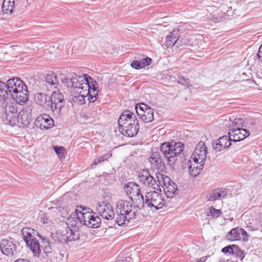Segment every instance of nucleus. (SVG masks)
Returning a JSON list of instances; mask_svg holds the SVG:
<instances>
[{"label": "nucleus", "instance_id": "nucleus-19", "mask_svg": "<svg viewBox=\"0 0 262 262\" xmlns=\"http://www.w3.org/2000/svg\"><path fill=\"white\" fill-rule=\"evenodd\" d=\"M10 96L16 103L23 105L28 100V91L27 86L25 85L22 89H19Z\"/></svg>", "mask_w": 262, "mask_h": 262}, {"label": "nucleus", "instance_id": "nucleus-21", "mask_svg": "<svg viewBox=\"0 0 262 262\" xmlns=\"http://www.w3.org/2000/svg\"><path fill=\"white\" fill-rule=\"evenodd\" d=\"M232 139L230 136H223L212 143L213 147L216 151L221 150L229 147L231 145Z\"/></svg>", "mask_w": 262, "mask_h": 262}, {"label": "nucleus", "instance_id": "nucleus-26", "mask_svg": "<svg viewBox=\"0 0 262 262\" xmlns=\"http://www.w3.org/2000/svg\"><path fill=\"white\" fill-rule=\"evenodd\" d=\"M179 30H174L170 33V34L168 35L166 38V40L163 47H165L166 48H169L173 47L179 39Z\"/></svg>", "mask_w": 262, "mask_h": 262}, {"label": "nucleus", "instance_id": "nucleus-36", "mask_svg": "<svg viewBox=\"0 0 262 262\" xmlns=\"http://www.w3.org/2000/svg\"><path fill=\"white\" fill-rule=\"evenodd\" d=\"M93 213H80L77 214V217L75 218L81 224L86 226V224L88 221H90Z\"/></svg>", "mask_w": 262, "mask_h": 262}, {"label": "nucleus", "instance_id": "nucleus-14", "mask_svg": "<svg viewBox=\"0 0 262 262\" xmlns=\"http://www.w3.org/2000/svg\"><path fill=\"white\" fill-rule=\"evenodd\" d=\"M137 122L138 121L136 115L128 110L123 111L118 120L119 128H122L123 126H128Z\"/></svg>", "mask_w": 262, "mask_h": 262}, {"label": "nucleus", "instance_id": "nucleus-38", "mask_svg": "<svg viewBox=\"0 0 262 262\" xmlns=\"http://www.w3.org/2000/svg\"><path fill=\"white\" fill-rule=\"evenodd\" d=\"M5 83L0 81V102H3L8 98Z\"/></svg>", "mask_w": 262, "mask_h": 262}, {"label": "nucleus", "instance_id": "nucleus-10", "mask_svg": "<svg viewBox=\"0 0 262 262\" xmlns=\"http://www.w3.org/2000/svg\"><path fill=\"white\" fill-rule=\"evenodd\" d=\"M18 246V243L12 238L3 239L1 242L0 249L4 255L9 257L15 256L18 253L17 251Z\"/></svg>", "mask_w": 262, "mask_h": 262}, {"label": "nucleus", "instance_id": "nucleus-33", "mask_svg": "<svg viewBox=\"0 0 262 262\" xmlns=\"http://www.w3.org/2000/svg\"><path fill=\"white\" fill-rule=\"evenodd\" d=\"M112 156V154L107 153L104 155L96 158L94 159L93 162L91 164V167L94 168H95L97 165L104 163L105 162L107 161L108 159L111 158Z\"/></svg>", "mask_w": 262, "mask_h": 262}, {"label": "nucleus", "instance_id": "nucleus-49", "mask_svg": "<svg viewBox=\"0 0 262 262\" xmlns=\"http://www.w3.org/2000/svg\"><path fill=\"white\" fill-rule=\"evenodd\" d=\"M259 61L262 62V45L260 46L259 50L256 55Z\"/></svg>", "mask_w": 262, "mask_h": 262}, {"label": "nucleus", "instance_id": "nucleus-40", "mask_svg": "<svg viewBox=\"0 0 262 262\" xmlns=\"http://www.w3.org/2000/svg\"><path fill=\"white\" fill-rule=\"evenodd\" d=\"M85 77L88 80V85H89V90H98V84L96 80L91 78L87 74H85Z\"/></svg>", "mask_w": 262, "mask_h": 262}, {"label": "nucleus", "instance_id": "nucleus-15", "mask_svg": "<svg viewBox=\"0 0 262 262\" xmlns=\"http://www.w3.org/2000/svg\"><path fill=\"white\" fill-rule=\"evenodd\" d=\"M5 112L6 123L11 126L15 125V120L17 116L16 105L13 103H7L5 106Z\"/></svg>", "mask_w": 262, "mask_h": 262}, {"label": "nucleus", "instance_id": "nucleus-42", "mask_svg": "<svg viewBox=\"0 0 262 262\" xmlns=\"http://www.w3.org/2000/svg\"><path fill=\"white\" fill-rule=\"evenodd\" d=\"M188 167L190 174L192 177H196L203 169L202 165H200V167H192V165H189Z\"/></svg>", "mask_w": 262, "mask_h": 262}, {"label": "nucleus", "instance_id": "nucleus-23", "mask_svg": "<svg viewBox=\"0 0 262 262\" xmlns=\"http://www.w3.org/2000/svg\"><path fill=\"white\" fill-rule=\"evenodd\" d=\"M124 190L129 200L133 201V198L141 193L140 187L135 182H128L124 186Z\"/></svg>", "mask_w": 262, "mask_h": 262}, {"label": "nucleus", "instance_id": "nucleus-22", "mask_svg": "<svg viewBox=\"0 0 262 262\" xmlns=\"http://www.w3.org/2000/svg\"><path fill=\"white\" fill-rule=\"evenodd\" d=\"M229 240L231 241H237L243 239L244 241L247 239L248 234L247 232L239 227L232 229L227 234Z\"/></svg>", "mask_w": 262, "mask_h": 262}, {"label": "nucleus", "instance_id": "nucleus-18", "mask_svg": "<svg viewBox=\"0 0 262 262\" xmlns=\"http://www.w3.org/2000/svg\"><path fill=\"white\" fill-rule=\"evenodd\" d=\"M5 84L7 86V90L8 97L12 95V93H15L19 89H22L25 85L24 82L18 78H13L7 80Z\"/></svg>", "mask_w": 262, "mask_h": 262}, {"label": "nucleus", "instance_id": "nucleus-51", "mask_svg": "<svg viewBox=\"0 0 262 262\" xmlns=\"http://www.w3.org/2000/svg\"><path fill=\"white\" fill-rule=\"evenodd\" d=\"M188 80V79H185V78H183L182 79H180V81H179V82L182 83L183 85H185L187 84Z\"/></svg>", "mask_w": 262, "mask_h": 262}, {"label": "nucleus", "instance_id": "nucleus-4", "mask_svg": "<svg viewBox=\"0 0 262 262\" xmlns=\"http://www.w3.org/2000/svg\"><path fill=\"white\" fill-rule=\"evenodd\" d=\"M150 191L145 194V205L147 208L151 210L161 209L166 204L164 197L158 191Z\"/></svg>", "mask_w": 262, "mask_h": 262}, {"label": "nucleus", "instance_id": "nucleus-20", "mask_svg": "<svg viewBox=\"0 0 262 262\" xmlns=\"http://www.w3.org/2000/svg\"><path fill=\"white\" fill-rule=\"evenodd\" d=\"M36 104L46 110L50 109V95L42 92H36L34 95Z\"/></svg>", "mask_w": 262, "mask_h": 262}, {"label": "nucleus", "instance_id": "nucleus-6", "mask_svg": "<svg viewBox=\"0 0 262 262\" xmlns=\"http://www.w3.org/2000/svg\"><path fill=\"white\" fill-rule=\"evenodd\" d=\"M76 220L68 219L67 225L69 226L61 233V240L66 243L74 241L80 237V233L77 227Z\"/></svg>", "mask_w": 262, "mask_h": 262}, {"label": "nucleus", "instance_id": "nucleus-52", "mask_svg": "<svg viewBox=\"0 0 262 262\" xmlns=\"http://www.w3.org/2000/svg\"><path fill=\"white\" fill-rule=\"evenodd\" d=\"M14 262H30V261L27 259H18Z\"/></svg>", "mask_w": 262, "mask_h": 262}, {"label": "nucleus", "instance_id": "nucleus-7", "mask_svg": "<svg viewBox=\"0 0 262 262\" xmlns=\"http://www.w3.org/2000/svg\"><path fill=\"white\" fill-rule=\"evenodd\" d=\"M50 109L52 110L55 115L59 116L64 104L63 94L59 91L56 90L50 96Z\"/></svg>", "mask_w": 262, "mask_h": 262}, {"label": "nucleus", "instance_id": "nucleus-17", "mask_svg": "<svg viewBox=\"0 0 262 262\" xmlns=\"http://www.w3.org/2000/svg\"><path fill=\"white\" fill-rule=\"evenodd\" d=\"M207 147L203 141L199 142L196 145L194 151L191 156V159L201 160V163L205 162L207 157Z\"/></svg>", "mask_w": 262, "mask_h": 262}, {"label": "nucleus", "instance_id": "nucleus-5", "mask_svg": "<svg viewBox=\"0 0 262 262\" xmlns=\"http://www.w3.org/2000/svg\"><path fill=\"white\" fill-rule=\"evenodd\" d=\"M156 179L159 187L161 186L164 188L167 198H172L178 194L177 185L169 177L159 172L156 173Z\"/></svg>", "mask_w": 262, "mask_h": 262}, {"label": "nucleus", "instance_id": "nucleus-44", "mask_svg": "<svg viewBox=\"0 0 262 262\" xmlns=\"http://www.w3.org/2000/svg\"><path fill=\"white\" fill-rule=\"evenodd\" d=\"M206 213L208 216L210 215L213 217H217L222 214V211L221 210L216 209L213 207H211L207 211Z\"/></svg>", "mask_w": 262, "mask_h": 262}, {"label": "nucleus", "instance_id": "nucleus-32", "mask_svg": "<svg viewBox=\"0 0 262 262\" xmlns=\"http://www.w3.org/2000/svg\"><path fill=\"white\" fill-rule=\"evenodd\" d=\"M151 62V59L149 57H145L142 59L141 60H135L132 61L130 66L132 68L135 69H140L145 66H148L150 64Z\"/></svg>", "mask_w": 262, "mask_h": 262}, {"label": "nucleus", "instance_id": "nucleus-16", "mask_svg": "<svg viewBox=\"0 0 262 262\" xmlns=\"http://www.w3.org/2000/svg\"><path fill=\"white\" fill-rule=\"evenodd\" d=\"M35 124L42 130L49 129L53 126L54 120L50 115L43 114L36 118Z\"/></svg>", "mask_w": 262, "mask_h": 262}, {"label": "nucleus", "instance_id": "nucleus-34", "mask_svg": "<svg viewBox=\"0 0 262 262\" xmlns=\"http://www.w3.org/2000/svg\"><path fill=\"white\" fill-rule=\"evenodd\" d=\"M45 81L47 84L53 88H56L58 84L56 75L52 72H50L45 76Z\"/></svg>", "mask_w": 262, "mask_h": 262}, {"label": "nucleus", "instance_id": "nucleus-24", "mask_svg": "<svg viewBox=\"0 0 262 262\" xmlns=\"http://www.w3.org/2000/svg\"><path fill=\"white\" fill-rule=\"evenodd\" d=\"M152 168L157 169H161L164 167V163L162 161L160 154L159 152H152L148 159Z\"/></svg>", "mask_w": 262, "mask_h": 262}, {"label": "nucleus", "instance_id": "nucleus-28", "mask_svg": "<svg viewBox=\"0 0 262 262\" xmlns=\"http://www.w3.org/2000/svg\"><path fill=\"white\" fill-rule=\"evenodd\" d=\"M21 233L23 234V238L26 244H28L32 239L35 238L34 236L36 234H37L39 237L40 236L39 235V233L37 231L34 230L32 228L28 227L23 228L21 230Z\"/></svg>", "mask_w": 262, "mask_h": 262}, {"label": "nucleus", "instance_id": "nucleus-43", "mask_svg": "<svg viewBox=\"0 0 262 262\" xmlns=\"http://www.w3.org/2000/svg\"><path fill=\"white\" fill-rule=\"evenodd\" d=\"M232 246H233L232 254L243 259L245 256L244 252L236 245H232Z\"/></svg>", "mask_w": 262, "mask_h": 262}, {"label": "nucleus", "instance_id": "nucleus-37", "mask_svg": "<svg viewBox=\"0 0 262 262\" xmlns=\"http://www.w3.org/2000/svg\"><path fill=\"white\" fill-rule=\"evenodd\" d=\"M39 237L41 239V248L43 251L46 254L51 253L52 251V248L51 246L49 240L46 238L45 236H39Z\"/></svg>", "mask_w": 262, "mask_h": 262}, {"label": "nucleus", "instance_id": "nucleus-12", "mask_svg": "<svg viewBox=\"0 0 262 262\" xmlns=\"http://www.w3.org/2000/svg\"><path fill=\"white\" fill-rule=\"evenodd\" d=\"M32 106L26 105L23 107L17 114L15 120V125H22L23 127H27L32 120Z\"/></svg>", "mask_w": 262, "mask_h": 262}, {"label": "nucleus", "instance_id": "nucleus-50", "mask_svg": "<svg viewBox=\"0 0 262 262\" xmlns=\"http://www.w3.org/2000/svg\"><path fill=\"white\" fill-rule=\"evenodd\" d=\"M48 218L46 214H42L40 217V221L43 224L47 223Z\"/></svg>", "mask_w": 262, "mask_h": 262}, {"label": "nucleus", "instance_id": "nucleus-47", "mask_svg": "<svg viewBox=\"0 0 262 262\" xmlns=\"http://www.w3.org/2000/svg\"><path fill=\"white\" fill-rule=\"evenodd\" d=\"M192 159L193 160V162H192L191 160H189L188 163V166L192 165V166L198 167L199 166L200 167V165H202L203 168L204 167V165L205 162H203L201 163V160H199L198 159Z\"/></svg>", "mask_w": 262, "mask_h": 262}, {"label": "nucleus", "instance_id": "nucleus-13", "mask_svg": "<svg viewBox=\"0 0 262 262\" xmlns=\"http://www.w3.org/2000/svg\"><path fill=\"white\" fill-rule=\"evenodd\" d=\"M96 209L99 215L105 220H112L115 217L113 207L109 203L99 202L97 205Z\"/></svg>", "mask_w": 262, "mask_h": 262}, {"label": "nucleus", "instance_id": "nucleus-31", "mask_svg": "<svg viewBox=\"0 0 262 262\" xmlns=\"http://www.w3.org/2000/svg\"><path fill=\"white\" fill-rule=\"evenodd\" d=\"M30 250L33 253L34 255L39 256L41 253V247L38 240L36 238L32 239V240L27 244Z\"/></svg>", "mask_w": 262, "mask_h": 262}, {"label": "nucleus", "instance_id": "nucleus-46", "mask_svg": "<svg viewBox=\"0 0 262 262\" xmlns=\"http://www.w3.org/2000/svg\"><path fill=\"white\" fill-rule=\"evenodd\" d=\"M53 149L55 153L60 157H64L65 148L63 146H54Z\"/></svg>", "mask_w": 262, "mask_h": 262}, {"label": "nucleus", "instance_id": "nucleus-11", "mask_svg": "<svg viewBox=\"0 0 262 262\" xmlns=\"http://www.w3.org/2000/svg\"><path fill=\"white\" fill-rule=\"evenodd\" d=\"M138 179L139 181L144 185L161 191L157 180H155L147 170H141L139 173Z\"/></svg>", "mask_w": 262, "mask_h": 262}, {"label": "nucleus", "instance_id": "nucleus-41", "mask_svg": "<svg viewBox=\"0 0 262 262\" xmlns=\"http://www.w3.org/2000/svg\"><path fill=\"white\" fill-rule=\"evenodd\" d=\"M88 95V99L90 102H95L98 98L99 90H89Z\"/></svg>", "mask_w": 262, "mask_h": 262}, {"label": "nucleus", "instance_id": "nucleus-45", "mask_svg": "<svg viewBox=\"0 0 262 262\" xmlns=\"http://www.w3.org/2000/svg\"><path fill=\"white\" fill-rule=\"evenodd\" d=\"M86 95H82V94H78L75 96L73 98L74 102H77L79 104H83L85 103V97H87Z\"/></svg>", "mask_w": 262, "mask_h": 262}, {"label": "nucleus", "instance_id": "nucleus-29", "mask_svg": "<svg viewBox=\"0 0 262 262\" xmlns=\"http://www.w3.org/2000/svg\"><path fill=\"white\" fill-rule=\"evenodd\" d=\"M227 195V192L224 189H215L211 191L208 195V200L213 201L221 200Z\"/></svg>", "mask_w": 262, "mask_h": 262}, {"label": "nucleus", "instance_id": "nucleus-27", "mask_svg": "<svg viewBox=\"0 0 262 262\" xmlns=\"http://www.w3.org/2000/svg\"><path fill=\"white\" fill-rule=\"evenodd\" d=\"M130 201L133 203V206L137 212L139 210L147 208L145 205V197L144 198L141 193L134 196L133 201Z\"/></svg>", "mask_w": 262, "mask_h": 262}, {"label": "nucleus", "instance_id": "nucleus-9", "mask_svg": "<svg viewBox=\"0 0 262 262\" xmlns=\"http://www.w3.org/2000/svg\"><path fill=\"white\" fill-rule=\"evenodd\" d=\"M135 109L137 115L145 123L151 122L154 120V110L152 108L142 103L137 104L135 106Z\"/></svg>", "mask_w": 262, "mask_h": 262}, {"label": "nucleus", "instance_id": "nucleus-48", "mask_svg": "<svg viewBox=\"0 0 262 262\" xmlns=\"http://www.w3.org/2000/svg\"><path fill=\"white\" fill-rule=\"evenodd\" d=\"M222 252L225 254H232L233 252V246L232 245H228L222 249Z\"/></svg>", "mask_w": 262, "mask_h": 262}, {"label": "nucleus", "instance_id": "nucleus-35", "mask_svg": "<svg viewBox=\"0 0 262 262\" xmlns=\"http://www.w3.org/2000/svg\"><path fill=\"white\" fill-rule=\"evenodd\" d=\"M95 213H93L90 221H88L86 224V226L89 228H97L101 224V219Z\"/></svg>", "mask_w": 262, "mask_h": 262}, {"label": "nucleus", "instance_id": "nucleus-39", "mask_svg": "<svg viewBox=\"0 0 262 262\" xmlns=\"http://www.w3.org/2000/svg\"><path fill=\"white\" fill-rule=\"evenodd\" d=\"M88 212H90V213H93V210L89 208H86L85 207H82V206H78L76 208V209H75V213L74 214H73V217L71 219L72 220H74L75 219V217H77V214H78V213H88Z\"/></svg>", "mask_w": 262, "mask_h": 262}, {"label": "nucleus", "instance_id": "nucleus-3", "mask_svg": "<svg viewBox=\"0 0 262 262\" xmlns=\"http://www.w3.org/2000/svg\"><path fill=\"white\" fill-rule=\"evenodd\" d=\"M88 80L85 74L77 75L75 74L69 80H67V85L69 88H73L78 94L88 96L89 92Z\"/></svg>", "mask_w": 262, "mask_h": 262}, {"label": "nucleus", "instance_id": "nucleus-53", "mask_svg": "<svg viewBox=\"0 0 262 262\" xmlns=\"http://www.w3.org/2000/svg\"><path fill=\"white\" fill-rule=\"evenodd\" d=\"M250 123L251 125H253L256 123V120L255 119H252L250 120Z\"/></svg>", "mask_w": 262, "mask_h": 262}, {"label": "nucleus", "instance_id": "nucleus-25", "mask_svg": "<svg viewBox=\"0 0 262 262\" xmlns=\"http://www.w3.org/2000/svg\"><path fill=\"white\" fill-rule=\"evenodd\" d=\"M138 122L132 124L128 126H123L122 128H119V132L124 136L127 137L135 136L139 131Z\"/></svg>", "mask_w": 262, "mask_h": 262}, {"label": "nucleus", "instance_id": "nucleus-2", "mask_svg": "<svg viewBox=\"0 0 262 262\" xmlns=\"http://www.w3.org/2000/svg\"><path fill=\"white\" fill-rule=\"evenodd\" d=\"M184 149V144L181 142H164L161 144L160 149L166 159L168 165L172 166Z\"/></svg>", "mask_w": 262, "mask_h": 262}, {"label": "nucleus", "instance_id": "nucleus-8", "mask_svg": "<svg viewBox=\"0 0 262 262\" xmlns=\"http://www.w3.org/2000/svg\"><path fill=\"white\" fill-rule=\"evenodd\" d=\"M242 119L240 118L235 119L229 129V136L232 138V141L237 142L245 139L250 135L248 130L238 126V122H242Z\"/></svg>", "mask_w": 262, "mask_h": 262}, {"label": "nucleus", "instance_id": "nucleus-30", "mask_svg": "<svg viewBox=\"0 0 262 262\" xmlns=\"http://www.w3.org/2000/svg\"><path fill=\"white\" fill-rule=\"evenodd\" d=\"M15 6L14 0H4L2 9L4 13L10 15L13 13Z\"/></svg>", "mask_w": 262, "mask_h": 262}, {"label": "nucleus", "instance_id": "nucleus-1", "mask_svg": "<svg viewBox=\"0 0 262 262\" xmlns=\"http://www.w3.org/2000/svg\"><path fill=\"white\" fill-rule=\"evenodd\" d=\"M116 223L119 226L128 225V223L136 219L137 211L130 201L120 200L116 203Z\"/></svg>", "mask_w": 262, "mask_h": 262}]
</instances>
